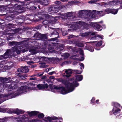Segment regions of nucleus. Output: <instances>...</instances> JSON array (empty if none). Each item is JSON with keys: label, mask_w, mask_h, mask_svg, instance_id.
I'll list each match as a JSON object with an SVG mask.
<instances>
[{"label": "nucleus", "mask_w": 122, "mask_h": 122, "mask_svg": "<svg viewBox=\"0 0 122 122\" xmlns=\"http://www.w3.org/2000/svg\"><path fill=\"white\" fill-rule=\"evenodd\" d=\"M8 52L7 51L6 53H5L4 55L0 56V60L3 59H6L7 58V57H8V56L7 55H6V54Z\"/></svg>", "instance_id": "nucleus-20"}, {"label": "nucleus", "mask_w": 122, "mask_h": 122, "mask_svg": "<svg viewBox=\"0 0 122 122\" xmlns=\"http://www.w3.org/2000/svg\"><path fill=\"white\" fill-rule=\"evenodd\" d=\"M33 62V61H28L27 62V63L28 64L30 65L31 63H32Z\"/></svg>", "instance_id": "nucleus-60"}, {"label": "nucleus", "mask_w": 122, "mask_h": 122, "mask_svg": "<svg viewBox=\"0 0 122 122\" xmlns=\"http://www.w3.org/2000/svg\"><path fill=\"white\" fill-rule=\"evenodd\" d=\"M32 77L30 78V80H35L36 79V77Z\"/></svg>", "instance_id": "nucleus-52"}, {"label": "nucleus", "mask_w": 122, "mask_h": 122, "mask_svg": "<svg viewBox=\"0 0 122 122\" xmlns=\"http://www.w3.org/2000/svg\"><path fill=\"white\" fill-rule=\"evenodd\" d=\"M9 80H8L7 81V82H2L3 83V87L4 88H5L7 87L10 91L16 89L17 88L16 86V85L14 86V85L13 84L11 85L10 84V83L9 82Z\"/></svg>", "instance_id": "nucleus-4"}, {"label": "nucleus", "mask_w": 122, "mask_h": 122, "mask_svg": "<svg viewBox=\"0 0 122 122\" xmlns=\"http://www.w3.org/2000/svg\"><path fill=\"white\" fill-rule=\"evenodd\" d=\"M8 118L5 117L3 118L0 119V122H5L8 120Z\"/></svg>", "instance_id": "nucleus-29"}, {"label": "nucleus", "mask_w": 122, "mask_h": 122, "mask_svg": "<svg viewBox=\"0 0 122 122\" xmlns=\"http://www.w3.org/2000/svg\"><path fill=\"white\" fill-rule=\"evenodd\" d=\"M57 80L58 82H61L65 85L67 90H66L65 88L63 87L54 86L53 88L54 89L58 90L59 92L63 94L72 92L75 87L79 85V84L76 81H73L72 80H70L68 81L62 78L57 79Z\"/></svg>", "instance_id": "nucleus-1"}, {"label": "nucleus", "mask_w": 122, "mask_h": 122, "mask_svg": "<svg viewBox=\"0 0 122 122\" xmlns=\"http://www.w3.org/2000/svg\"><path fill=\"white\" fill-rule=\"evenodd\" d=\"M3 34L4 35H7V33L6 32H3Z\"/></svg>", "instance_id": "nucleus-63"}, {"label": "nucleus", "mask_w": 122, "mask_h": 122, "mask_svg": "<svg viewBox=\"0 0 122 122\" xmlns=\"http://www.w3.org/2000/svg\"><path fill=\"white\" fill-rule=\"evenodd\" d=\"M46 119L49 121H51V120H56V119H62V118L61 117H47Z\"/></svg>", "instance_id": "nucleus-13"}, {"label": "nucleus", "mask_w": 122, "mask_h": 122, "mask_svg": "<svg viewBox=\"0 0 122 122\" xmlns=\"http://www.w3.org/2000/svg\"><path fill=\"white\" fill-rule=\"evenodd\" d=\"M54 73H55L54 71H52L51 72L49 73V75H51L53 74Z\"/></svg>", "instance_id": "nucleus-58"}, {"label": "nucleus", "mask_w": 122, "mask_h": 122, "mask_svg": "<svg viewBox=\"0 0 122 122\" xmlns=\"http://www.w3.org/2000/svg\"><path fill=\"white\" fill-rule=\"evenodd\" d=\"M76 45L77 46L80 47H82L84 46L83 44L82 43H77Z\"/></svg>", "instance_id": "nucleus-35"}, {"label": "nucleus", "mask_w": 122, "mask_h": 122, "mask_svg": "<svg viewBox=\"0 0 122 122\" xmlns=\"http://www.w3.org/2000/svg\"><path fill=\"white\" fill-rule=\"evenodd\" d=\"M15 33H17L19 31V30L18 29H15Z\"/></svg>", "instance_id": "nucleus-55"}, {"label": "nucleus", "mask_w": 122, "mask_h": 122, "mask_svg": "<svg viewBox=\"0 0 122 122\" xmlns=\"http://www.w3.org/2000/svg\"><path fill=\"white\" fill-rule=\"evenodd\" d=\"M38 88L39 90H45L48 87V86L47 84H39L37 85Z\"/></svg>", "instance_id": "nucleus-9"}, {"label": "nucleus", "mask_w": 122, "mask_h": 122, "mask_svg": "<svg viewBox=\"0 0 122 122\" xmlns=\"http://www.w3.org/2000/svg\"><path fill=\"white\" fill-rule=\"evenodd\" d=\"M6 18L9 21H11L13 20V18L12 16H8Z\"/></svg>", "instance_id": "nucleus-34"}, {"label": "nucleus", "mask_w": 122, "mask_h": 122, "mask_svg": "<svg viewBox=\"0 0 122 122\" xmlns=\"http://www.w3.org/2000/svg\"><path fill=\"white\" fill-rule=\"evenodd\" d=\"M46 77V76H43L41 77V79H45Z\"/></svg>", "instance_id": "nucleus-59"}, {"label": "nucleus", "mask_w": 122, "mask_h": 122, "mask_svg": "<svg viewBox=\"0 0 122 122\" xmlns=\"http://www.w3.org/2000/svg\"><path fill=\"white\" fill-rule=\"evenodd\" d=\"M89 33H90V35H92V36L94 35H96L97 33V32H90Z\"/></svg>", "instance_id": "nucleus-43"}, {"label": "nucleus", "mask_w": 122, "mask_h": 122, "mask_svg": "<svg viewBox=\"0 0 122 122\" xmlns=\"http://www.w3.org/2000/svg\"><path fill=\"white\" fill-rule=\"evenodd\" d=\"M29 71L28 67L27 66H21L19 69H17V71L19 72H20L23 73H27Z\"/></svg>", "instance_id": "nucleus-5"}, {"label": "nucleus", "mask_w": 122, "mask_h": 122, "mask_svg": "<svg viewBox=\"0 0 122 122\" xmlns=\"http://www.w3.org/2000/svg\"><path fill=\"white\" fill-rule=\"evenodd\" d=\"M102 45V42L100 41L97 43L96 45L97 46H100Z\"/></svg>", "instance_id": "nucleus-41"}, {"label": "nucleus", "mask_w": 122, "mask_h": 122, "mask_svg": "<svg viewBox=\"0 0 122 122\" xmlns=\"http://www.w3.org/2000/svg\"><path fill=\"white\" fill-rule=\"evenodd\" d=\"M73 71H75L76 73L78 74H80L82 73L81 71H79L77 70H74Z\"/></svg>", "instance_id": "nucleus-39"}, {"label": "nucleus", "mask_w": 122, "mask_h": 122, "mask_svg": "<svg viewBox=\"0 0 122 122\" xmlns=\"http://www.w3.org/2000/svg\"><path fill=\"white\" fill-rule=\"evenodd\" d=\"M41 34L38 32H37L33 36V37L35 38H40L41 36Z\"/></svg>", "instance_id": "nucleus-28"}, {"label": "nucleus", "mask_w": 122, "mask_h": 122, "mask_svg": "<svg viewBox=\"0 0 122 122\" xmlns=\"http://www.w3.org/2000/svg\"><path fill=\"white\" fill-rule=\"evenodd\" d=\"M58 33L56 31H54L53 33L51 34V35H53L54 34H56L58 35Z\"/></svg>", "instance_id": "nucleus-51"}, {"label": "nucleus", "mask_w": 122, "mask_h": 122, "mask_svg": "<svg viewBox=\"0 0 122 122\" xmlns=\"http://www.w3.org/2000/svg\"><path fill=\"white\" fill-rule=\"evenodd\" d=\"M112 105L113 106L115 107V108H116V107H117L119 106L120 105L118 103H117L115 102H112Z\"/></svg>", "instance_id": "nucleus-31"}, {"label": "nucleus", "mask_w": 122, "mask_h": 122, "mask_svg": "<svg viewBox=\"0 0 122 122\" xmlns=\"http://www.w3.org/2000/svg\"><path fill=\"white\" fill-rule=\"evenodd\" d=\"M111 4L112 5H116V3L114 2V0L112 2Z\"/></svg>", "instance_id": "nucleus-54"}, {"label": "nucleus", "mask_w": 122, "mask_h": 122, "mask_svg": "<svg viewBox=\"0 0 122 122\" xmlns=\"http://www.w3.org/2000/svg\"><path fill=\"white\" fill-rule=\"evenodd\" d=\"M51 23L50 22H49L47 20H45L42 22V23L44 25H47L49 23Z\"/></svg>", "instance_id": "nucleus-38"}, {"label": "nucleus", "mask_w": 122, "mask_h": 122, "mask_svg": "<svg viewBox=\"0 0 122 122\" xmlns=\"http://www.w3.org/2000/svg\"><path fill=\"white\" fill-rule=\"evenodd\" d=\"M43 16L45 17V18L46 19L51 18H52V16H51L50 15L47 14L44 15Z\"/></svg>", "instance_id": "nucleus-30"}, {"label": "nucleus", "mask_w": 122, "mask_h": 122, "mask_svg": "<svg viewBox=\"0 0 122 122\" xmlns=\"http://www.w3.org/2000/svg\"><path fill=\"white\" fill-rule=\"evenodd\" d=\"M120 111V109L118 108H113L111 112L113 114L116 115L117 113L118 112Z\"/></svg>", "instance_id": "nucleus-14"}, {"label": "nucleus", "mask_w": 122, "mask_h": 122, "mask_svg": "<svg viewBox=\"0 0 122 122\" xmlns=\"http://www.w3.org/2000/svg\"><path fill=\"white\" fill-rule=\"evenodd\" d=\"M55 78V77L53 76H51L50 77H49V78L51 79H54Z\"/></svg>", "instance_id": "nucleus-57"}, {"label": "nucleus", "mask_w": 122, "mask_h": 122, "mask_svg": "<svg viewBox=\"0 0 122 122\" xmlns=\"http://www.w3.org/2000/svg\"><path fill=\"white\" fill-rule=\"evenodd\" d=\"M104 13L102 14V16H103L106 14H108L111 13V9L107 8L106 10H103Z\"/></svg>", "instance_id": "nucleus-16"}, {"label": "nucleus", "mask_w": 122, "mask_h": 122, "mask_svg": "<svg viewBox=\"0 0 122 122\" xmlns=\"http://www.w3.org/2000/svg\"><path fill=\"white\" fill-rule=\"evenodd\" d=\"M3 66V65L2 64H0V71L1 70V68H2Z\"/></svg>", "instance_id": "nucleus-56"}, {"label": "nucleus", "mask_w": 122, "mask_h": 122, "mask_svg": "<svg viewBox=\"0 0 122 122\" xmlns=\"http://www.w3.org/2000/svg\"><path fill=\"white\" fill-rule=\"evenodd\" d=\"M15 76L19 79H25V76L20 73L16 74Z\"/></svg>", "instance_id": "nucleus-12"}, {"label": "nucleus", "mask_w": 122, "mask_h": 122, "mask_svg": "<svg viewBox=\"0 0 122 122\" xmlns=\"http://www.w3.org/2000/svg\"><path fill=\"white\" fill-rule=\"evenodd\" d=\"M79 52L80 53L81 55L82 56H83L84 55V54L83 51L82 49H80L79 50Z\"/></svg>", "instance_id": "nucleus-40"}, {"label": "nucleus", "mask_w": 122, "mask_h": 122, "mask_svg": "<svg viewBox=\"0 0 122 122\" xmlns=\"http://www.w3.org/2000/svg\"><path fill=\"white\" fill-rule=\"evenodd\" d=\"M95 14H100L104 13L103 10L102 11H97L95 10H93L92 11Z\"/></svg>", "instance_id": "nucleus-19"}, {"label": "nucleus", "mask_w": 122, "mask_h": 122, "mask_svg": "<svg viewBox=\"0 0 122 122\" xmlns=\"http://www.w3.org/2000/svg\"><path fill=\"white\" fill-rule=\"evenodd\" d=\"M5 42L1 40V41H0V46H3Z\"/></svg>", "instance_id": "nucleus-46"}, {"label": "nucleus", "mask_w": 122, "mask_h": 122, "mask_svg": "<svg viewBox=\"0 0 122 122\" xmlns=\"http://www.w3.org/2000/svg\"><path fill=\"white\" fill-rule=\"evenodd\" d=\"M37 2L44 6L47 5L48 4V0H37Z\"/></svg>", "instance_id": "nucleus-10"}, {"label": "nucleus", "mask_w": 122, "mask_h": 122, "mask_svg": "<svg viewBox=\"0 0 122 122\" xmlns=\"http://www.w3.org/2000/svg\"><path fill=\"white\" fill-rule=\"evenodd\" d=\"M74 36L72 35H71L70 36H68V39H70L72 38H74Z\"/></svg>", "instance_id": "nucleus-47"}, {"label": "nucleus", "mask_w": 122, "mask_h": 122, "mask_svg": "<svg viewBox=\"0 0 122 122\" xmlns=\"http://www.w3.org/2000/svg\"><path fill=\"white\" fill-rule=\"evenodd\" d=\"M9 9V7L7 6H2L0 7V11H4L6 10L8 11V9Z\"/></svg>", "instance_id": "nucleus-18"}, {"label": "nucleus", "mask_w": 122, "mask_h": 122, "mask_svg": "<svg viewBox=\"0 0 122 122\" xmlns=\"http://www.w3.org/2000/svg\"><path fill=\"white\" fill-rule=\"evenodd\" d=\"M40 35L41 36L40 38L43 40L47 39V38L46 35L45 34H41Z\"/></svg>", "instance_id": "nucleus-26"}, {"label": "nucleus", "mask_w": 122, "mask_h": 122, "mask_svg": "<svg viewBox=\"0 0 122 122\" xmlns=\"http://www.w3.org/2000/svg\"><path fill=\"white\" fill-rule=\"evenodd\" d=\"M30 51V52L33 54H35L36 53V49L34 48H31L29 50Z\"/></svg>", "instance_id": "nucleus-27"}, {"label": "nucleus", "mask_w": 122, "mask_h": 122, "mask_svg": "<svg viewBox=\"0 0 122 122\" xmlns=\"http://www.w3.org/2000/svg\"><path fill=\"white\" fill-rule=\"evenodd\" d=\"M11 78L10 77L4 78L2 77H0V81L2 82H7L8 80H10Z\"/></svg>", "instance_id": "nucleus-17"}, {"label": "nucleus", "mask_w": 122, "mask_h": 122, "mask_svg": "<svg viewBox=\"0 0 122 122\" xmlns=\"http://www.w3.org/2000/svg\"><path fill=\"white\" fill-rule=\"evenodd\" d=\"M77 24L81 25L84 26L85 25L86 23L83 22L79 21L77 22Z\"/></svg>", "instance_id": "nucleus-32"}, {"label": "nucleus", "mask_w": 122, "mask_h": 122, "mask_svg": "<svg viewBox=\"0 0 122 122\" xmlns=\"http://www.w3.org/2000/svg\"><path fill=\"white\" fill-rule=\"evenodd\" d=\"M99 36V35H96L95 36H94L91 39V40H94V39H96V37H98Z\"/></svg>", "instance_id": "nucleus-45"}, {"label": "nucleus", "mask_w": 122, "mask_h": 122, "mask_svg": "<svg viewBox=\"0 0 122 122\" xmlns=\"http://www.w3.org/2000/svg\"><path fill=\"white\" fill-rule=\"evenodd\" d=\"M95 2L94 0H92L89 1L88 2V3H93Z\"/></svg>", "instance_id": "nucleus-48"}, {"label": "nucleus", "mask_w": 122, "mask_h": 122, "mask_svg": "<svg viewBox=\"0 0 122 122\" xmlns=\"http://www.w3.org/2000/svg\"><path fill=\"white\" fill-rule=\"evenodd\" d=\"M59 9L54 6L51 5L49 8L48 11L51 13H56L58 11Z\"/></svg>", "instance_id": "nucleus-6"}, {"label": "nucleus", "mask_w": 122, "mask_h": 122, "mask_svg": "<svg viewBox=\"0 0 122 122\" xmlns=\"http://www.w3.org/2000/svg\"><path fill=\"white\" fill-rule=\"evenodd\" d=\"M111 13H112L114 14H116L118 11V9H111Z\"/></svg>", "instance_id": "nucleus-22"}, {"label": "nucleus", "mask_w": 122, "mask_h": 122, "mask_svg": "<svg viewBox=\"0 0 122 122\" xmlns=\"http://www.w3.org/2000/svg\"><path fill=\"white\" fill-rule=\"evenodd\" d=\"M18 92L15 93L14 95V96H13L12 98L14 97L17 96H18L22 93H26L27 91H29L30 90H32L31 88H30L27 86H23L19 88L18 89Z\"/></svg>", "instance_id": "nucleus-3"}, {"label": "nucleus", "mask_w": 122, "mask_h": 122, "mask_svg": "<svg viewBox=\"0 0 122 122\" xmlns=\"http://www.w3.org/2000/svg\"><path fill=\"white\" fill-rule=\"evenodd\" d=\"M56 4H59L60 3V2L59 1H57L55 2Z\"/></svg>", "instance_id": "nucleus-62"}, {"label": "nucleus", "mask_w": 122, "mask_h": 122, "mask_svg": "<svg viewBox=\"0 0 122 122\" xmlns=\"http://www.w3.org/2000/svg\"><path fill=\"white\" fill-rule=\"evenodd\" d=\"M87 49L91 52H93V49L92 47L91 46H89L88 47H87Z\"/></svg>", "instance_id": "nucleus-33"}, {"label": "nucleus", "mask_w": 122, "mask_h": 122, "mask_svg": "<svg viewBox=\"0 0 122 122\" xmlns=\"http://www.w3.org/2000/svg\"><path fill=\"white\" fill-rule=\"evenodd\" d=\"M63 56H64L65 58H67L69 56V54L68 53H65L64 54Z\"/></svg>", "instance_id": "nucleus-37"}, {"label": "nucleus", "mask_w": 122, "mask_h": 122, "mask_svg": "<svg viewBox=\"0 0 122 122\" xmlns=\"http://www.w3.org/2000/svg\"><path fill=\"white\" fill-rule=\"evenodd\" d=\"M17 44V43L15 41H12L9 43V45L11 46H16Z\"/></svg>", "instance_id": "nucleus-24"}, {"label": "nucleus", "mask_w": 122, "mask_h": 122, "mask_svg": "<svg viewBox=\"0 0 122 122\" xmlns=\"http://www.w3.org/2000/svg\"><path fill=\"white\" fill-rule=\"evenodd\" d=\"M35 122H41V121L40 120H37L35 121Z\"/></svg>", "instance_id": "nucleus-61"}, {"label": "nucleus", "mask_w": 122, "mask_h": 122, "mask_svg": "<svg viewBox=\"0 0 122 122\" xmlns=\"http://www.w3.org/2000/svg\"><path fill=\"white\" fill-rule=\"evenodd\" d=\"M114 2L116 3V5H118L120 3V1L119 0H115Z\"/></svg>", "instance_id": "nucleus-42"}, {"label": "nucleus", "mask_w": 122, "mask_h": 122, "mask_svg": "<svg viewBox=\"0 0 122 122\" xmlns=\"http://www.w3.org/2000/svg\"><path fill=\"white\" fill-rule=\"evenodd\" d=\"M12 79H13V82H14L16 81V79H15V78H12Z\"/></svg>", "instance_id": "nucleus-64"}, {"label": "nucleus", "mask_w": 122, "mask_h": 122, "mask_svg": "<svg viewBox=\"0 0 122 122\" xmlns=\"http://www.w3.org/2000/svg\"><path fill=\"white\" fill-rule=\"evenodd\" d=\"M65 72L66 73L65 76L66 77H68L71 76L72 73V71L73 70H71V69H66L64 70Z\"/></svg>", "instance_id": "nucleus-11"}, {"label": "nucleus", "mask_w": 122, "mask_h": 122, "mask_svg": "<svg viewBox=\"0 0 122 122\" xmlns=\"http://www.w3.org/2000/svg\"><path fill=\"white\" fill-rule=\"evenodd\" d=\"M72 12H70L66 13L62 16L61 18L63 19H67L69 17L73 16V15Z\"/></svg>", "instance_id": "nucleus-8"}, {"label": "nucleus", "mask_w": 122, "mask_h": 122, "mask_svg": "<svg viewBox=\"0 0 122 122\" xmlns=\"http://www.w3.org/2000/svg\"><path fill=\"white\" fill-rule=\"evenodd\" d=\"M81 67V69H83L84 68V65L83 64H81L80 65Z\"/></svg>", "instance_id": "nucleus-50"}, {"label": "nucleus", "mask_w": 122, "mask_h": 122, "mask_svg": "<svg viewBox=\"0 0 122 122\" xmlns=\"http://www.w3.org/2000/svg\"><path fill=\"white\" fill-rule=\"evenodd\" d=\"M91 25L92 26L94 29L97 30V31H100L102 29V27L99 24L92 23L91 24Z\"/></svg>", "instance_id": "nucleus-7"}, {"label": "nucleus", "mask_w": 122, "mask_h": 122, "mask_svg": "<svg viewBox=\"0 0 122 122\" xmlns=\"http://www.w3.org/2000/svg\"><path fill=\"white\" fill-rule=\"evenodd\" d=\"M90 35V33H89V32H87L82 33L81 34V36L82 37H84L89 36Z\"/></svg>", "instance_id": "nucleus-25"}, {"label": "nucleus", "mask_w": 122, "mask_h": 122, "mask_svg": "<svg viewBox=\"0 0 122 122\" xmlns=\"http://www.w3.org/2000/svg\"><path fill=\"white\" fill-rule=\"evenodd\" d=\"M12 49H8L5 52L6 53L8 51L7 53L6 54V55H8V57L7 58L9 57L10 56L13 55V52H15L16 51V53L17 54H20L22 51L23 52H24L25 51H27L26 50L24 49L22 50L21 51L18 50V48L16 46L12 47Z\"/></svg>", "instance_id": "nucleus-2"}, {"label": "nucleus", "mask_w": 122, "mask_h": 122, "mask_svg": "<svg viewBox=\"0 0 122 122\" xmlns=\"http://www.w3.org/2000/svg\"><path fill=\"white\" fill-rule=\"evenodd\" d=\"M15 113H16L17 114H19L20 113H22L23 112L22 110H20L18 109L15 110L14 111H13Z\"/></svg>", "instance_id": "nucleus-21"}, {"label": "nucleus", "mask_w": 122, "mask_h": 122, "mask_svg": "<svg viewBox=\"0 0 122 122\" xmlns=\"http://www.w3.org/2000/svg\"><path fill=\"white\" fill-rule=\"evenodd\" d=\"M76 78L78 81H80L82 79V75H77L76 76Z\"/></svg>", "instance_id": "nucleus-23"}, {"label": "nucleus", "mask_w": 122, "mask_h": 122, "mask_svg": "<svg viewBox=\"0 0 122 122\" xmlns=\"http://www.w3.org/2000/svg\"><path fill=\"white\" fill-rule=\"evenodd\" d=\"M59 36H58L57 37H55L54 38L51 39V40L53 41H55L57 40V38L59 37Z\"/></svg>", "instance_id": "nucleus-49"}, {"label": "nucleus", "mask_w": 122, "mask_h": 122, "mask_svg": "<svg viewBox=\"0 0 122 122\" xmlns=\"http://www.w3.org/2000/svg\"><path fill=\"white\" fill-rule=\"evenodd\" d=\"M18 12L17 11L15 10L13 11L12 12V13H13L14 14L16 15L18 14Z\"/></svg>", "instance_id": "nucleus-44"}, {"label": "nucleus", "mask_w": 122, "mask_h": 122, "mask_svg": "<svg viewBox=\"0 0 122 122\" xmlns=\"http://www.w3.org/2000/svg\"><path fill=\"white\" fill-rule=\"evenodd\" d=\"M43 73H39L37 75L38 76H42Z\"/></svg>", "instance_id": "nucleus-53"}, {"label": "nucleus", "mask_w": 122, "mask_h": 122, "mask_svg": "<svg viewBox=\"0 0 122 122\" xmlns=\"http://www.w3.org/2000/svg\"><path fill=\"white\" fill-rule=\"evenodd\" d=\"M27 112L30 116L36 115L38 113V112L36 111H32L31 112Z\"/></svg>", "instance_id": "nucleus-15"}, {"label": "nucleus", "mask_w": 122, "mask_h": 122, "mask_svg": "<svg viewBox=\"0 0 122 122\" xmlns=\"http://www.w3.org/2000/svg\"><path fill=\"white\" fill-rule=\"evenodd\" d=\"M44 116V115L42 113H40L38 115V117L40 118H42Z\"/></svg>", "instance_id": "nucleus-36"}]
</instances>
